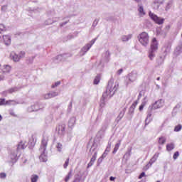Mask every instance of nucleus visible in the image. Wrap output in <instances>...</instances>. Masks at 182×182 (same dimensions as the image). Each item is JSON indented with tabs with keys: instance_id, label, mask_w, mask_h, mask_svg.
Masks as SVG:
<instances>
[{
	"instance_id": "423d86ee",
	"label": "nucleus",
	"mask_w": 182,
	"mask_h": 182,
	"mask_svg": "<svg viewBox=\"0 0 182 182\" xmlns=\"http://www.w3.org/2000/svg\"><path fill=\"white\" fill-rule=\"evenodd\" d=\"M149 16V18H151V19L155 22V23H157V25H163V23H164V18L158 17V16L154 14V13L150 11Z\"/></svg>"
},
{
	"instance_id": "aec40b11",
	"label": "nucleus",
	"mask_w": 182,
	"mask_h": 182,
	"mask_svg": "<svg viewBox=\"0 0 182 182\" xmlns=\"http://www.w3.org/2000/svg\"><path fill=\"white\" fill-rule=\"evenodd\" d=\"M24 149H26V145L23 144V142L21 141L18 145L16 148V152L19 153L21 150H24Z\"/></svg>"
},
{
	"instance_id": "1a4fd4ad",
	"label": "nucleus",
	"mask_w": 182,
	"mask_h": 182,
	"mask_svg": "<svg viewBox=\"0 0 182 182\" xmlns=\"http://www.w3.org/2000/svg\"><path fill=\"white\" fill-rule=\"evenodd\" d=\"M45 106L42 107L39 105L38 103L35 104L34 105H31L30 107L28 108V111L31 113L32 112H38V110H41V109H43Z\"/></svg>"
},
{
	"instance_id": "f03ea898",
	"label": "nucleus",
	"mask_w": 182,
	"mask_h": 182,
	"mask_svg": "<svg viewBox=\"0 0 182 182\" xmlns=\"http://www.w3.org/2000/svg\"><path fill=\"white\" fill-rule=\"evenodd\" d=\"M49 141V139L46 136H44L41 141V145L40 147V151H41V154L39 159L40 161H42L43 163H46L48 161V156L45 154V151H46V147L48 146V141Z\"/></svg>"
},
{
	"instance_id": "4c0bfd02",
	"label": "nucleus",
	"mask_w": 182,
	"mask_h": 182,
	"mask_svg": "<svg viewBox=\"0 0 182 182\" xmlns=\"http://www.w3.org/2000/svg\"><path fill=\"white\" fill-rule=\"evenodd\" d=\"M72 177V170H70L69 171V173H68V175L65 176V181L68 182L69 181V180H70V178Z\"/></svg>"
},
{
	"instance_id": "3c124183",
	"label": "nucleus",
	"mask_w": 182,
	"mask_h": 182,
	"mask_svg": "<svg viewBox=\"0 0 182 182\" xmlns=\"http://www.w3.org/2000/svg\"><path fill=\"white\" fill-rule=\"evenodd\" d=\"M25 55H26L25 51H21L19 53L18 57L21 59V58H23L25 56Z\"/></svg>"
},
{
	"instance_id": "13d9d810",
	"label": "nucleus",
	"mask_w": 182,
	"mask_h": 182,
	"mask_svg": "<svg viewBox=\"0 0 182 182\" xmlns=\"http://www.w3.org/2000/svg\"><path fill=\"white\" fill-rule=\"evenodd\" d=\"M99 22V20L95 19L92 23V26L95 28V26H97V23Z\"/></svg>"
},
{
	"instance_id": "c756f323",
	"label": "nucleus",
	"mask_w": 182,
	"mask_h": 182,
	"mask_svg": "<svg viewBox=\"0 0 182 182\" xmlns=\"http://www.w3.org/2000/svg\"><path fill=\"white\" fill-rule=\"evenodd\" d=\"M138 12L141 16L146 15V12H144V9L143 8V6L139 5Z\"/></svg>"
},
{
	"instance_id": "4be33fe9",
	"label": "nucleus",
	"mask_w": 182,
	"mask_h": 182,
	"mask_svg": "<svg viewBox=\"0 0 182 182\" xmlns=\"http://www.w3.org/2000/svg\"><path fill=\"white\" fill-rule=\"evenodd\" d=\"M75 123H76V118L75 117H71L68 122V127L72 129V127L75 126Z\"/></svg>"
},
{
	"instance_id": "052dcab7",
	"label": "nucleus",
	"mask_w": 182,
	"mask_h": 182,
	"mask_svg": "<svg viewBox=\"0 0 182 182\" xmlns=\"http://www.w3.org/2000/svg\"><path fill=\"white\" fill-rule=\"evenodd\" d=\"M6 177V173H0V178H5Z\"/></svg>"
},
{
	"instance_id": "5fc2aeb1",
	"label": "nucleus",
	"mask_w": 182,
	"mask_h": 182,
	"mask_svg": "<svg viewBox=\"0 0 182 182\" xmlns=\"http://www.w3.org/2000/svg\"><path fill=\"white\" fill-rule=\"evenodd\" d=\"M7 9H8V5H4L1 6V11H3V12L6 11Z\"/></svg>"
},
{
	"instance_id": "2f4dec72",
	"label": "nucleus",
	"mask_w": 182,
	"mask_h": 182,
	"mask_svg": "<svg viewBox=\"0 0 182 182\" xmlns=\"http://www.w3.org/2000/svg\"><path fill=\"white\" fill-rule=\"evenodd\" d=\"M173 149H174V144L173 143L168 144L166 145V150L168 151H171V150H173Z\"/></svg>"
},
{
	"instance_id": "a18cd8bd",
	"label": "nucleus",
	"mask_w": 182,
	"mask_h": 182,
	"mask_svg": "<svg viewBox=\"0 0 182 182\" xmlns=\"http://www.w3.org/2000/svg\"><path fill=\"white\" fill-rule=\"evenodd\" d=\"M164 53H165V56L166 55H167V53H170V46H167L166 47H165Z\"/></svg>"
},
{
	"instance_id": "864d4df0",
	"label": "nucleus",
	"mask_w": 182,
	"mask_h": 182,
	"mask_svg": "<svg viewBox=\"0 0 182 182\" xmlns=\"http://www.w3.org/2000/svg\"><path fill=\"white\" fill-rule=\"evenodd\" d=\"M150 167H151V166H150V164H149V163L148 164H146V165L144 167L143 170H144V171H147V169H148V168H150Z\"/></svg>"
},
{
	"instance_id": "c85d7f7f",
	"label": "nucleus",
	"mask_w": 182,
	"mask_h": 182,
	"mask_svg": "<svg viewBox=\"0 0 182 182\" xmlns=\"http://www.w3.org/2000/svg\"><path fill=\"white\" fill-rule=\"evenodd\" d=\"M36 58V56L28 57L26 59V64L27 65H32V63H33V61L35 60Z\"/></svg>"
},
{
	"instance_id": "09e8293b",
	"label": "nucleus",
	"mask_w": 182,
	"mask_h": 182,
	"mask_svg": "<svg viewBox=\"0 0 182 182\" xmlns=\"http://www.w3.org/2000/svg\"><path fill=\"white\" fill-rule=\"evenodd\" d=\"M178 156H180V153L178 151L175 152L173 156V160H177Z\"/></svg>"
},
{
	"instance_id": "e2e57ef3",
	"label": "nucleus",
	"mask_w": 182,
	"mask_h": 182,
	"mask_svg": "<svg viewBox=\"0 0 182 182\" xmlns=\"http://www.w3.org/2000/svg\"><path fill=\"white\" fill-rule=\"evenodd\" d=\"M122 73H123V69L121 68L117 71V75H122Z\"/></svg>"
},
{
	"instance_id": "0eeeda50",
	"label": "nucleus",
	"mask_w": 182,
	"mask_h": 182,
	"mask_svg": "<svg viewBox=\"0 0 182 182\" xmlns=\"http://www.w3.org/2000/svg\"><path fill=\"white\" fill-rule=\"evenodd\" d=\"M163 106H164V100L161 99L158 101H156L151 107H149V109L150 110H156L157 109L163 107Z\"/></svg>"
},
{
	"instance_id": "7c9ffc66",
	"label": "nucleus",
	"mask_w": 182,
	"mask_h": 182,
	"mask_svg": "<svg viewBox=\"0 0 182 182\" xmlns=\"http://www.w3.org/2000/svg\"><path fill=\"white\" fill-rule=\"evenodd\" d=\"M166 141H167V139H166V137L161 136L159 139V144H161V145L165 144Z\"/></svg>"
},
{
	"instance_id": "e433bc0d",
	"label": "nucleus",
	"mask_w": 182,
	"mask_h": 182,
	"mask_svg": "<svg viewBox=\"0 0 182 182\" xmlns=\"http://www.w3.org/2000/svg\"><path fill=\"white\" fill-rule=\"evenodd\" d=\"M112 147V142H108V144L107 146V148L105 151V153H107V154H109V152L110 151V149Z\"/></svg>"
},
{
	"instance_id": "72a5a7b5",
	"label": "nucleus",
	"mask_w": 182,
	"mask_h": 182,
	"mask_svg": "<svg viewBox=\"0 0 182 182\" xmlns=\"http://www.w3.org/2000/svg\"><path fill=\"white\" fill-rule=\"evenodd\" d=\"M129 39H132V35L123 36L122 38V41L123 42H127V41H129Z\"/></svg>"
},
{
	"instance_id": "f3484780",
	"label": "nucleus",
	"mask_w": 182,
	"mask_h": 182,
	"mask_svg": "<svg viewBox=\"0 0 182 182\" xmlns=\"http://www.w3.org/2000/svg\"><path fill=\"white\" fill-rule=\"evenodd\" d=\"M125 113H126V108H124L123 110L120 112V113L117 117L116 121L117 123H119L122 120V119H123Z\"/></svg>"
},
{
	"instance_id": "b1692460",
	"label": "nucleus",
	"mask_w": 182,
	"mask_h": 182,
	"mask_svg": "<svg viewBox=\"0 0 182 182\" xmlns=\"http://www.w3.org/2000/svg\"><path fill=\"white\" fill-rule=\"evenodd\" d=\"M10 159L13 163H15L18 160V154L17 152H11L10 155Z\"/></svg>"
},
{
	"instance_id": "39448f33",
	"label": "nucleus",
	"mask_w": 182,
	"mask_h": 182,
	"mask_svg": "<svg viewBox=\"0 0 182 182\" xmlns=\"http://www.w3.org/2000/svg\"><path fill=\"white\" fill-rule=\"evenodd\" d=\"M88 156H92L87 166V168H90V167H92V166L95 164V161H96V159L97 157V151L92 147L90 148Z\"/></svg>"
},
{
	"instance_id": "c9c22d12",
	"label": "nucleus",
	"mask_w": 182,
	"mask_h": 182,
	"mask_svg": "<svg viewBox=\"0 0 182 182\" xmlns=\"http://www.w3.org/2000/svg\"><path fill=\"white\" fill-rule=\"evenodd\" d=\"M112 147V142H108V144L107 146V148L105 151V153H107V154H109V152L110 151V149Z\"/></svg>"
},
{
	"instance_id": "6e6552de",
	"label": "nucleus",
	"mask_w": 182,
	"mask_h": 182,
	"mask_svg": "<svg viewBox=\"0 0 182 182\" xmlns=\"http://www.w3.org/2000/svg\"><path fill=\"white\" fill-rule=\"evenodd\" d=\"M127 79L131 82H136L137 80V71H132L127 75Z\"/></svg>"
},
{
	"instance_id": "49530a36",
	"label": "nucleus",
	"mask_w": 182,
	"mask_h": 182,
	"mask_svg": "<svg viewBox=\"0 0 182 182\" xmlns=\"http://www.w3.org/2000/svg\"><path fill=\"white\" fill-rule=\"evenodd\" d=\"M172 3L171 1H168L166 6V11H168L171 8Z\"/></svg>"
},
{
	"instance_id": "6ab92c4d",
	"label": "nucleus",
	"mask_w": 182,
	"mask_h": 182,
	"mask_svg": "<svg viewBox=\"0 0 182 182\" xmlns=\"http://www.w3.org/2000/svg\"><path fill=\"white\" fill-rule=\"evenodd\" d=\"M3 40L5 45H6V46H9V45H11V36H3Z\"/></svg>"
},
{
	"instance_id": "2eb2a0df",
	"label": "nucleus",
	"mask_w": 182,
	"mask_h": 182,
	"mask_svg": "<svg viewBox=\"0 0 182 182\" xmlns=\"http://www.w3.org/2000/svg\"><path fill=\"white\" fill-rule=\"evenodd\" d=\"M35 144H36V140H35V138L32 136L29 138L28 141L29 149H33V147H35Z\"/></svg>"
},
{
	"instance_id": "4468645a",
	"label": "nucleus",
	"mask_w": 182,
	"mask_h": 182,
	"mask_svg": "<svg viewBox=\"0 0 182 182\" xmlns=\"http://www.w3.org/2000/svg\"><path fill=\"white\" fill-rule=\"evenodd\" d=\"M58 93L57 92H48L47 94H45L43 95L44 99L48 100V99H52V97H56V96H58Z\"/></svg>"
},
{
	"instance_id": "473e14b6",
	"label": "nucleus",
	"mask_w": 182,
	"mask_h": 182,
	"mask_svg": "<svg viewBox=\"0 0 182 182\" xmlns=\"http://www.w3.org/2000/svg\"><path fill=\"white\" fill-rule=\"evenodd\" d=\"M146 99H147V97H145L144 98V102L141 103V105L139 106V111L141 112V110H143V109H144V106H146V103H147V102H146Z\"/></svg>"
},
{
	"instance_id": "f257e3e1",
	"label": "nucleus",
	"mask_w": 182,
	"mask_h": 182,
	"mask_svg": "<svg viewBox=\"0 0 182 182\" xmlns=\"http://www.w3.org/2000/svg\"><path fill=\"white\" fill-rule=\"evenodd\" d=\"M113 83L114 81L113 79H111L108 82V85L107 87L106 91L102 94V97L101 98V103L100 105V107H105V102L107 97H112L116 93V91L119 88V84L117 83L113 87Z\"/></svg>"
},
{
	"instance_id": "6e6d98bb",
	"label": "nucleus",
	"mask_w": 182,
	"mask_h": 182,
	"mask_svg": "<svg viewBox=\"0 0 182 182\" xmlns=\"http://www.w3.org/2000/svg\"><path fill=\"white\" fill-rule=\"evenodd\" d=\"M4 31H5V26H4V24H0V33Z\"/></svg>"
},
{
	"instance_id": "9b49d317",
	"label": "nucleus",
	"mask_w": 182,
	"mask_h": 182,
	"mask_svg": "<svg viewBox=\"0 0 182 182\" xmlns=\"http://www.w3.org/2000/svg\"><path fill=\"white\" fill-rule=\"evenodd\" d=\"M65 129H66V124H59L56 128V130L60 136H63L65 134Z\"/></svg>"
},
{
	"instance_id": "a19ab883",
	"label": "nucleus",
	"mask_w": 182,
	"mask_h": 182,
	"mask_svg": "<svg viewBox=\"0 0 182 182\" xmlns=\"http://www.w3.org/2000/svg\"><path fill=\"white\" fill-rule=\"evenodd\" d=\"M65 56V54L63 55H58L57 57H56V60H59L60 62H62V60H63V58Z\"/></svg>"
},
{
	"instance_id": "bf43d9fd",
	"label": "nucleus",
	"mask_w": 182,
	"mask_h": 182,
	"mask_svg": "<svg viewBox=\"0 0 182 182\" xmlns=\"http://www.w3.org/2000/svg\"><path fill=\"white\" fill-rule=\"evenodd\" d=\"M72 111V102H70L68 108V112L70 113V112Z\"/></svg>"
},
{
	"instance_id": "a211bd4d",
	"label": "nucleus",
	"mask_w": 182,
	"mask_h": 182,
	"mask_svg": "<svg viewBox=\"0 0 182 182\" xmlns=\"http://www.w3.org/2000/svg\"><path fill=\"white\" fill-rule=\"evenodd\" d=\"M159 156H160V153H156L153 157L149 161L150 166H152L154 163H156L157 161V159H159Z\"/></svg>"
},
{
	"instance_id": "603ef678",
	"label": "nucleus",
	"mask_w": 182,
	"mask_h": 182,
	"mask_svg": "<svg viewBox=\"0 0 182 182\" xmlns=\"http://www.w3.org/2000/svg\"><path fill=\"white\" fill-rule=\"evenodd\" d=\"M80 180H81V178H80V176H78L75 178L73 182H82V181H80Z\"/></svg>"
},
{
	"instance_id": "412c9836",
	"label": "nucleus",
	"mask_w": 182,
	"mask_h": 182,
	"mask_svg": "<svg viewBox=\"0 0 182 182\" xmlns=\"http://www.w3.org/2000/svg\"><path fill=\"white\" fill-rule=\"evenodd\" d=\"M11 58L14 62H19L21 60V58H19V55L15 53H11Z\"/></svg>"
},
{
	"instance_id": "680f3d73",
	"label": "nucleus",
	"mask_w": 182,
	"mask_h": 182,
	"mask_svg": "<svg viewBox=\"0 0 182 182\" xmlns=\"http://www.w3.org/2000/svg\"><path fill=\"white\" fill-rule=\"evenodd\" d=\"M144 176H146V173L142 172L141 173V174L139 176V178H143V177H144Z\"/></svg>"
},
{
	"instance_id": "ddd939ff",
	"label": "nucleus",
	"mask_w": 182,
	"mask_h": 182,
	"mask_svg": "<svg viewBox=\"0 0 182 182\" xmlns=\"http://www.w3.org/2000/svg\"><path fill=\"white\" fill-rule=\"evenodd\" d=\"M18 90H19V87H14L9 88L6 91L3 92L2 95L3 96H6L8 93L11 95V93H15V92H18Z\"/></svg>"
},
{
	"instance_id": "79ce46f5",
	"label": "nucleus",
	"mask_w": 182,
	"mask_h": 182,
	"mask_svg": "<svg viewBox=\"0 0 182 182\" xmlns=\"http://www.w3.org/2000/svg\"><path fill=\"white\" fill-rule=\"evenodd\" d=\"M38 178H39V176L38 175H34L31 177V182H37Z\"/></svg>"
},
{
	"instance_id": "58836bf2",
	"label": "nucleus",
	"mask_w": 182,
	"mask_h": 182,
	"mask_svg": "<svg viewBox=\"0 0 182 182\" xmlns=\"http://www.w3.org/2000/svg\"><path fill=\"white\" fill-rule=\"evenodd\" d=\"M54 22H56V21H53V20L49 18L47 21H46L45 25H52V23H53Z\"/></svg>"
},
{
	"instance_id": "774afa93",
	"label": "nucleus",
	"mask_w": 182,
	"mask_h": 182,
	"mask_svg": "<svg viewBox=\"0 0 182 182\" xmlns=\"http://www.w3.org/2000/svg\"><path fill=\"white\" fill-rule=\"evenodd\" d=\"M10 114L11 116H14V117H16V114H15V112H14L13 111L10 112Z\"/></svg>"
},
{
	"instance_id": "4d7b16f0",
	"label": "nucleus",
	"mask_w": 182,
	"mask_h": 182,
	"mask_svg": "<svg viewBox=\"0 0 182 182\" xmlns=\"http://www.w3.org/2000/svg\"><path fill=\"white\" fill-rule=\"evenodd\" d=\"M68 22H69V20L65 22H63V23H60V28H63V26H65V25H67L68 23Z\"/></svg>"
},
{
	"instance_id": "7ed1b4c3",
	"label": "nucleus",
	"mask_w": 182,
	"mask_h": 182,
	"mask_svg": "<svg viewBox=\"0 0 182 182\" xmlns=\"http://www.w3.org/2000/svg\"><path fill=\"white\" fill-rule=\"evenodd\" d=\"M157 50H159V42H157V39H156V38H154L149 50V58L150 60H153L154 58H156V53Z\"/></svg>"
},
{
	"instance_id": "a878e982",
	"label": "nucleus",
	"mask_w": 182,
	"mask_h": 182,
	"mask_svg": "<svg viewBox=\"0 0 182 182\" xmlns=\"http://www.w3.org/2000/svg\"><path fill=\"white\" fill-rule=\"evenodd\" d=\"M102 56L105 62H109L110 59V52H109V50L106 51L104 54H102Z\"/></svg>"
},
{
	"instance_id": "69168bd1",
	"label": "nucleus",
	"mask_w": 182,
	"mask_h": 182,
	"mask_svg": "<svg viewBox=\"0 0 182 182\" xmlns=\"http://www.w3.org/2000/svg\"><path fill=\"white\" fill-rule=\"evenodd\" d=\"M114 180H116V177H113V176L109 177V181H114Z\"/></svg>"
},
{
	"instance_id": "0e129e2a",
	"label": "nucleus",
	"mask_w": 182,
	"mask_h": 182,
	"mask_svg": "<svg viewBox=\"0 0 182 182\" xmlns=\"http://www.w3.org/2000/svg\"><path fill=\"white\" fill-rule=\"evenodd\" d=\"M2 80H5V75H0V82Z\"/></svg>"
},
{
	"instance_id": "338daca9",
	"label": "nucleus",
	"mask_w": 182,
	"mask_h": 182,
	"mask_svg": "<svg viewBox=\"0 0 182 182\" xmlns=\"http://www.w3.org/2000/svg\"><path fill=\"white\" fill-rule=\"evenodd\" d=\"M107 156V154L106 153V152H104L103 154H102V159H105V157Z\"/></svg>"
},
{
	"instance_id": "dca6fc26",
	"label": "nucleus",
	"mask_w": 182,
	"mask_h": 182,
	"mask_svg": "<svg viewBox=\"0 0 182 182\" xmlns=\"http://www.w3.org/2000/svg\"><path fill=\"white\" fill-rule=\"evenodd\" d=\"M164 2V0H154L153 6L154 9H159L160 8V5Z\"/></svg>"
},
{
	"instance_id": "f704fd0d",
	"label": "nucleus",
	"mask_w": 182,
	"mask_h": 182,
	"mask_svg": "<svg viewBox=\"0 0 182 182\" xmlns=\"http://www.w3.org/2000/svg\"><path fill=\"white\" fill-rule=\"evenodd\" d=\"M100 82V75H97L94 79V85H99Z\"/></svg>"
},
{
	"instance_id": "9d476101",
	"label": "nucleus",
	"mask_w": 182,
	"mask_h": 182,
	"mask_svg": "<svg viewBox=\"0 0 182 182\" xmlns=\"http://www.w3.org/2000/svg\"><path fill=\"white\" fill-rule=\"evenodd\" d=\"M90 48H92V44L90 43L84 46L80 51V56H85Z\"/></svg>"
},
{
	"instance_id": "f8f14e48",
	"label": "nucleus",
	"mask_w": 182,
	"mask_h": 182,
	"mask_svg": "<svg viewBox=\"0 0 182 182\" xmlns=\"http://www.w3.org/2000/svg\"><path fill=\"white\" fill-rule=\"evenodd\" d=\"M136 106H137V101H135L129 109L128 114H129V120L133 119V114H134V109H136Z\"/></svg>"
},
{
	"instance_id": "8fccbe9b",
	"label": "nucleus",
	"mask_w": 182,
	"mask_h": 182,
	"mask_svg": "<svg viewBox=\"0 0 182 182\" xmlns=\"http://www.w3.org/2000/svg\"><path fill=\"white\" fill-rule=\"evenodd\" d=\"M68 166H69V158H68L63 164L64 168H68Z\"/></svg>"
},
{
	"instance_id": "5701e85b",
	"label": "nucleus",
	"mask_w": 182,
	"mask_h": 182,
	"mask_svg": "<svg viewBox=\"0 0 182 182\" xmlns=\"http://www.w3.org/2000/svg\"><path fill=\"white\" fill-rule=\"evenodd\" d=\"M151 110L152 109H150L149 108L148 109L147 117L145 119V126H147V124H149V123L151 122V120H149V119H150V117H151Z\"/></svg>"
},
{
	"instance_id": "393cba45",
	"label": "nucleus",
	"mask_w": 182,
	"mask_h": 182,
	"mask_svg": "<svg viewBox=\"0 0 182 182\" xmlns=\"http://www.w3.org/2000/svg\"><path fill=\"white\" fill-rule=\"evenodd\" d=\"M121 144H122V140H119L118 142L114 146V150L112 151V154H116V153H117V150H119V148L120 147Z\"/></svg>"
},
{
	"instance_id": "bb28decb",
	"label": "nucleus",
	"mask_w": 182,
	"mask_h": 182,
	"mask_svg": "<svg viewBox=\"0 0 182 182\" xmlns=\"http://www.w3.org/2000/svg\"><path fill=\"white\" fill-rule=\"evenodd\" d=\"M11 68L9 65H6L3 66L2 72L3 73H9L11 72Z\"/></svg>"
},
{
	"instance_id": "de8ad7c7",
	"label": "nucleus",
	"mask_w": 182,
	"mask_h": 182,
	"mask_svg": "<svg viewBox=\"0 0 182 182\" xmlns=\"http://www.w3.org/2000/svg\"><path fill=\"white\" fill-rule=\"evenodd\" d=\"M59 85H60V81H58V82H55V84L52 85L51 87H52V89H55V87H58V86H59Z\"/></svg>"
},
{
	"instance_id": "cd10ccee",
	"label": "nucleus",
	"mask_w": 182,
	"mask_h": 182,
	"mask_svg": "<svg viewBox=\"0 0 182 182\" xmlns=\"http://www.w3.org/2000/svg\"><path fill=\"white\" fill-rule=\"evenodd\" d=\"M11 102H14V100L6 101L4 98H0V106H4V105H9Z\"/></svg>"
},
{
	"instance_id": "37998d69",
	"label": "nucleus",
	"mask_w": 182,
	"mask_h": 182,
	"mask_svg": "<svg viewBox=\"0 0 182 182\" xmlns=\"http://www.w3.org/2000/svg\"><path fill=\"white\" fill-rule=\"evenodd\" d=\"M181 129H182L181 124H178L175 127L174 132H180V130H181Z\"/></svg>"
},
{
	"instance_id": "ea45409f",
	"label": "nucleus",
	"mask_w": 182,
	"mask_h": 182,
	"mask_svg": "<svg viewBox=\"0 0 182 182\" xmlns=\"http://www.w3.org/2000/svg\"><path fill=\"white\" fill-rule=\"evenodd\" d=\"M57 150L58 151H62V149H63V145H62L60 142L57 144Z\"/></svg>"
},
{
	"instance_id": "c03bdc74",
	"label": "nucleus",
	"mask_w": 182,
	"mask_h": 182,
	"mask_svg": "<svg viewBox=\"0 0 182 182\" xmlns=\"http://www.w3.org/2000/svg\"><path fill=\"white\" fill-rule=\"evenodd\" d=\"M103 159L102 156H100L97 161V166H100V164H102V161H103Z\"/></svg>"
},
{
	"instance_id": "20e7f679",
	"label": "nucleus",
	"mask_w": 182,
	"mask_h": 182,
	"mask_svg": "<svg viewBox=\"0 0 182 182\" xmlns=\"http://www.w3.org/2000/svg\"><path fill=\"white\" fill-rule=\"evenodd\" d=\"M137 38L139 42L141 43V45H142V46H147V45H149V33H147L146 32H142L137 36Z\"/></svg>"
}]
</instances>
